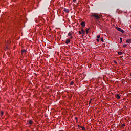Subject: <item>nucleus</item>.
<instances>
[{
  "label": "nucleus",
  "mask_w": 131,
  "mask_h": 131,
  "mask_svg": "<svg viewBox=\"0 0 131 131\" xmlns=\"http://www.w3.org/2000/svg\"><path fill=\"white\" fill-rule=\"evenodd\" d=\"M69 42H70V39H68L67 40H66V43L67 45H68V43H69Z\"/></svg>",
  "instance_id": "8"
},
{
  "label": "nucleus",
  "mask_w": 131,
  "mask_h": 131,
  "mask_svg": "<svg viewBox=\"0 0 131 131\" xmlns=\"http://www.w3.org/2000/svg\"><path fill=\"white\" fill-rule=\"evenodd\" d=\"M86 33H89V30H86Z\"/></svg>",
  "instance_id": "22"
},
{
  "label": "nucleus",
  "mask_w": 131,
  "mask_h": 131,
  "mask_svg": "<svg viewBox=\"0 0 131 131\" xmlns=\"http://www.w3.org/2000/svg\"><path fill=\"white\" fill-rule=\"evenodd\" d=\"M100 37H101V36H100V35H98V36H97V38L99 39V38H100Z\"/></svg>",
  "instance_id": "21"
},
{
  "label": "nucleus",
  "mask_w": 131,
  "mask_h": 131,
  "mask_svg": "<svg viewBox=\"0 0 131 131\" xmlns=\"http://www.w3.org/2000/svg\"><path fill=\"white\" fill-rule=\"evenodd\" d=\"M81 31L83 34H85V31L83 29H81Z\"/></svg>",
  "instance_id": "6"
},
{
  "label": "nucleus",
  "mask_w": 131,
  "mask_h": 131,
  "mask_svg": "<svg viewBox=\"0 0 131 131\" xmlns=\"http://www.w3.org/2000/svg\"><path fill=\"white\" fill-rule=\"evenodd\" d=\"M117 30L118 31L122 32V33H124V31H123V30L121 29L120 28H117Z\"/></svg>",
  "instance_id": "2"
},
{
  "label": "nucleus",
  "mask_w": 131,
  "mask_h": 131,
  "mask_svg": "<svg viewBox=\"0 0 131 131\" xmlns=\"http://www.w3.org/2000/svg\"><path fill=\"white\" fill-rule=\"evenodd\" d=\"M68 36H71V33H68Z\"/></svg>",
  "instance_id": "18"
},
{
  "label": "nucleus",
  "mask_w": 131,
  "mask_h": 131,
  "mask_svg": "<svg viewBox=\"0 0 131 131\" xmlns=\"http://www.w3.org/2000/svg\"><path fill=\"white\" fill-rule=\"evenodd\" d=\"M126 42H127L128 43H131V39H128L127 40H126Z\"/></svg>",
  "instance_id": "9"
},
{
  "label": "nucleus",
  "mask_w": 131,
  "mask_h": 131,
  "mask_svg": "<svg viewBox=\"0 0 131 131\" xmlns=\"http://www.w3.org/2000/svg\"><path fill=\"white\" fill-rule=\"evenodd\" d=\"M118 55H122V52H118Z\"/></svg>",
  "instance_id": "14"
},
{
  "label": "nucleus",
  "mask_w": 131,
  "mask_h": 131,
  "mask_svg": "<svg viewBox=\"0 0 131 131\" xmlns=\"http://www.w3.org/2000/svg\"><path fill=\"white\" fill-rule=\"evenodd\" d=\"M1 115H4V112H1Z\"/></svg>",
  "instance_id": "23"
},
{
  "label": "nucleus",
  "mask_w": 131,
  "mask_h": 131,
  "mask_svg": "<svg viewBox=\"0 0 131 131\" xmlns=\"http://www.w3.org/2000/svg\"><path fill=\"white\" fill-rule=\"evenodd\" d=\"M73 2L74 3H75V2H76V0H73Z\"/></svg>",
  "instance_id": "25"
},
{
  "label": "nucleus",
  "mask_w": 131,
  "mask_h": 131,
  "mask_svg": "<svg viewBox=\"0 0 131 131\" xmlns=\"http://www.w3.org/2000/svg\"><path fill=\"white\" fill-rule=\"evenodd\" d=\"M63 11H64V12H66V13H69V9L64 8Z\"/></svg>",
  "instance_id": "7"
},
{
  "label": "nucleus",
  "mask_w": 131,
  "mask_h": 131,
  "mask_svg": "<svg viewBox=\"0 0 131 131\" xmlns=\"http://www.w3.org/2000/svg\"><path fill=\"white\" fill-rule=\"evenodd\" d=\"M81 128H82V130H84V129H85V128L84 127H83V126H81L80 127Z\"/></svg>",
  "instance_id": "15"
},
{
  "label": "nucleus",
  "mask_w": 131,
  "mask_h": 131,
  "mask_svg": "<svg viewBox=\"0 0 131 131\" xmlns=\"http://www.w3.org/2000/svg\"><path fill=\"white\" fill-rule=\"evenodd\" d=\"M28 124H30V125H31L33 123V122L31 121V120H29L28 122Z\"/></svg>",
  "instance_id": "4"
},
{
  "label": "nucleus",
  "mask_w": 131,
  "mask_h": 131,
  "mask_svg": "<svg viewBox=\"0 0 131 131\" xmlns=\"http://www.w3.org/2000/svg\"><path fill=\"white\" fill-rule=\"evenodd\" d=\"M81 25L82 26V27H84V26H85V23L84 21L81 22Z\"/></svg>",
  "instance_id": "5"
},
{
  "label": "nucleus",
  "mask_w": 131,
  "mask_h": 131,
  "mask_svg": "<svg viewBox=\"0 0 131 131\" xmlns=\"http://www.w3.org/2000/svg\"><path fill=\"white\" fill-rule=\"evenodd\" d=\"M79 34H82V33L80 31H79Z\"/></svg>",
  "instance_id": "20"
},
{
  "label": "nucleus",
  "mask_w": 131,
  "mask_h": 131,
  "mask_svg": "<svg viewBox=\"0 0 131 131\" xmlns=\"http://www.w3.org/2000/svg\"><path fill=\"white\" fill-rule=\"evenodd\" d=\"M76 120H77V117L75 118Z\"/></svg>",
  "instance_id": "26"
},
{
  "label": "nucleus",
  "mask_w": 131,
  "mask_h": 131,
  "mask_svg": "<svg viewBox=\"0 0 131 131\" xmlns=\"http://www.w3.org/2000/svg\"><path fill=\"white\" fill-rule=\"evenodd\" d=\"M120 43H121V42H122V38L120 37Z\"/></svg>",
  "instance_id": "13"
},
{
  "label": "nucleus",
  "mask_w": 131,
  "mask_h": 131,
  "mask_svg": "<svg viewBox=\"0 0 131 131\" xmlns=\"http://www.w3.org/2000/svg\"><path fill=\"white\" fill-rule=\"evenodd\" d=\"M101 41L102 42H104V38L103 37H102L101 38Z\"/></svg>",
  "instance_id": "12"
},
{
  "label": "nucleus",
  "mask_w": 131,
  "mask_h": 131,
  "mask_svg": "<svg viewBox=\"0 0 131 131\" xmlns=\"http://www.w3.org/2000/svg\"><path fill=\"white\" fill-rule=\"evenodd\" d=\"M78 127H80L81 126H80L79 125H78Z\"/></svg>",
  "instance_id": "27"
},
{
  "label": "nucleus",
  "mask_w": 131,
  "mask_h": 131,
  "mask_svg": "<svg viewBox=\"0 0 131 131\" xmlns=\"http://www.w3.org/2000/svg\"><path fill=\"white\" fill-rule=\"evenodd\" d=\"M71 38H72V37H71Z\"/></svg>",
  "instance_id": "29"
},
{
  "label": "nucleus",
  "mask_w": 131,
  "mask_h": 131,
  "mask_svg": "<svg viewBox=\"0 0 131 131\" xmlns=\"http://www.w3.org/2000/svg\"><path fill=\"white\" fill-rule=\"evenodd\" d=\"M92 17H94L96 19V20H99V18H100V16L98 15L96 13H93L92 15H91Z\"/></svg>",
  "instance_id": "1"
},
{
  "label": "nucleus",
  "mask_w": 131,
  "mask_h": 131,
  "mask_svg": "<svg viewBox=\"0 0 131 131\" xmlns=\"http://www.w3.org/2000/svg\"><path fill=\"white\" fill-rule=\"evenodd\" d=\"M26 54V50L25 49L21 50V55H25Z\"/></svg>",
  "instance_id": "3"
},
{
  "label": "nucleus",
  "mask_w": 131,
  "mask_h": 131,
  "mask_svg": "<svg viewBox=\"0 0 131 131\" xmlns=\"http://www.w3.org/2000/svg\"><path fill=\"white\" fill-rule=\"evenodd\" d=\"M96 40H97V42H99L100 41V39L98 38Z\"/></svg>",
  "instance_id": "19"
},
{
  "label": "nucleus",
  "mask_w": 131,
  "mask_h": 131,
  "mask_svg": "<svg viewBox=\"0 0 131 131\" xmlns=\"http://www.w3.org/2000/svg\"><path fill=\"white\" fill-rule=\"evenodd\" d=\"M114 62L115 64H117V62L115 61V60H114Z\"/></svg>",
  "instance_id": "24"
},
{
  "label": "nucleus",
  "mask_w": 131,
  "mask_h": 131,
  "mask_svg": "<svg viewBox=\"0 0 131 131\" xmlns=\"http://www.w3.org/2000/svg\"><path fill=\"white\" fill-rule=\"evenodd\" d=\"M116 98L119 100V99H120V96L119 95V94H117L116 95Z\"/></svg>",
  "instance_id": "10"
},
{
  "label": "nucleus",
  "mask_w": 131,
  "mask_h": 131,
  "mask_svg": "<svg viewBox=\"0 0 131 131\" xmlns=\"http://www.w3.org/2000/svg\"><path fill=\"white\" fill-rule=\"evenodd\" d=\"M89 104H91V100L89 101Z\"/></svg>",
  "instance_id": "28"
},
{
  "label": "nucleus",
  "mask_w": 131,
  "mask_h": 131,
  "mask_svg": "<svg viewBox=\"0 0 131 131\" xmlns=\"http://www.w3.org/2000/svg\"><path fill=\"white\" fill-rule=\"evenodd\" d=\"M122 127H124V126H125V124H123L121 125Z\"/></svg>",
  "instance_id": "17"
},
{
  "label": "nucleus",
  "mask_w": 131,
  "mask_h": 131,
  "mask_svg": "<svg viewBox=\"0 0 131 131\" xmlns=\"http://www.w3.org/2000/svg\"><path fill=\"white\" fill-rule=\"evenodd\" d=\"M74 84V82L72 81V82H71L70 85H73Z\"/></svg>",
  "instance_id": "11"
},
{
  "label": "nucleus",
  "mask_w": 131,
  "mask_h": 131,
  "mask_svg": "<svg viewBox=\"0 0 131 131\" xmlns=\"http://www.w3.org/2000/svg\"><path fill=\"white\" fill-rule=\"evenodd\" d=\"M126 47H127V45L126 44H125L123 45V48H126Z\"/></svg>",
  "instance_id": "16"
}]
</instances>
